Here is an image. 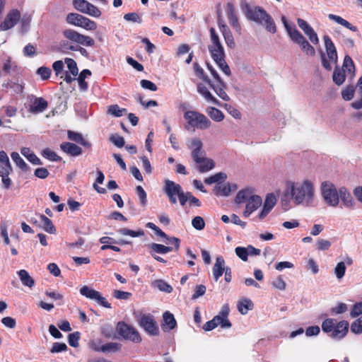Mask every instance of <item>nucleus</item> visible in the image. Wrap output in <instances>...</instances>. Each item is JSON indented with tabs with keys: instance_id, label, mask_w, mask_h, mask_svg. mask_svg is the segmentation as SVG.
I'll return each mask as SVG.
<instances>
[{
	"instance_id": "obj_1",
	"label": "nucleus",
	"mask_w": 362,
	"mask_h": 362,
	"mask_svg": "<svg viewBox=\"0 0 362 362\" xmlns=\"http://www.w3.org/2000/svg\"><path fill=\"white\" fill-rule=\"evenodd\" d=\"M62 35L67 40H62L59 43V49L63 53H69L70 51H75L76 46L73 43L86 47H93L95 45V41L92 37L82 35L71 28L63 30Z\"/></svg>"
},
{
	"instance_id": "obj_2",
	"label": "nucleus",
	"mask_w": 362,
	"mask_h": 362,
	"mask_svg": "<svg viewBox=\"0 0 362 362\" xmlns=\"http://www.w3.org/2000/svg\"><path fill=\"white\" fill-rule=\"evenodd\" d=\"M191 150V156L197 165V169L200 173H206L215 167V163L211 158L205 156L206 153L203 149V143L198 138H193L187 144Z\"/></svg>"
},
{
	"instance_id": "obj_3",
	"label": "nucleus",
	"mask_w": 362,
	"mask_h": 362,
	"mask_svg": "<svg viewBox=\"0 0 362 362\" xmlns=\"http://www.w3.org/2000/svg\"><path fill=\"white\" fill-rule=\"evenodd\" d=\"M286 189L297 205L310 202L314 195L313 185L308 180H304L302 183L288 181Z\"/></svg>"
},
{
	"instance_id": "obj_4",
	"label": "nucleus",
	"mask_w": 362,
	"mask_h": 362,
	"mask_svg": "<svg viewBox=\"0 0 362 362\" xmlns=\"http://www.w3.org/2000/svg\"><path fill=\"white\" fill-rule=\"evenodd\" d=\"M349 324L346 320L338 322L333 318H327L322 322V329L332 339L340 340L348 333Z\"/></svg>"
},
{
	"instance_id": "obj_5",
	"label": "nucleus",
	"mask_w": 362,
	"mask_h": 362,
	"mask_svg": "<svg viewBox=\"0 0 362 362\" xmlns=\"http://www.w3.org/2000/svg\"><path fill=\"white\" fill-rule=\"evenodd\" d=\"M246 16L247 19L264 26L267 31L272 33L276 32V26L273 18L264 8L259 6L247 8Z\"/></svg>"
},
{
	"instance_id": "obj_6",
	"label": "nucleus",
	"mask_w": 362,
	"mask_h": 362,
	"mask_svg": "<svg viewBox=\"0 0 362 362\" xmlns=\"http://www.w3.org/2000/svg\"><path fill=\"white\" fill-rule=\"evenodd\" d=\"M281 21L288 33L291 40L296 44L298 45L301 50L308 56L313 57L315 55V49L305 37L296 29L295 26H291L287 22L285 16L281 17Z\"/></svg>"
},
{
	"instance_id": "obj_7",
	"label": "nucleus",
	"mask_w": 362,
	"mask_h": 362,
	"mask_svg": "<svg viewBox=\"0 0 362 362\" xmlns=\"http://www.w3.org/2000/svg\"><path fill=\"white\" fill-rule=\"evenodd\" d=\"M184 118L188 125L199 129H206L210 127L211 121L202 113L194 111L187 110L184 113Z\"/></svg>"
},
{
	"instance_id": "obj_8",
	"label": "nucleus",
	"mask_w": 362,
	"mask_h": 362,
	"mask_svg": "<svg viewBox=\"0 0 362 362\" xmlns=\"http://www.w3.org/2000/svg\"><path fill=\"white\" fill-rule=\"evenodd\" d=\"M117 329L119 334L126 340H129L134 343H140L142 340L136 329L124 322H119L117 325Z\"/></svg>"
},
{
	"instance_id": "obj_9",
	"label": "nucleus",
	"mask_w": 362,
	"mask_h": 362,
	"mask_svg": "<svg viewBox=\"0 0 362 362\" xmlns=\"http://www.w3.org/2000/svg\"><path fill=\"white\" fill-rule=\"evenodd\" d=\"M322 197L326 203L332 206H337L339 204V192L334 185L329 182H324L321 187Z\"/></svg>"
},
{
	"instance_id": "obj_10",
	"label": "nucleus",
	"mask_w": 362,
	"mask_h": 362,
	"mask_svg": "<svg viewBox=\"0 0 362 362\" xmlns=\"http://www.w3.org/2000/svg\"><path fill=\"white\" fill-rule=\"evenodd\" d=\"M139 325L151 336L159 334V327L154 317L151 314L142 315L139 320Z\"/></svg>"
},
{
	"instance_id": "obj_11",
	"label": "nucleus",
	"mask_w": 362,
	"mask_h": 362,
	"mask_svg": "<svg viewBox=\"0 0 362 362\" xmlns=\"http://www.w3.org/2000/svg\"><path fill=\"white\" fill-rule=\"evenodd\" d=\"M209 32L211 43L209 45L208 49L211 54V58L225 54L224 48L215 29L214 28H211Z\"/></svg>"
},
{
	"instance_id": "obj_12",
	"label": "nucleus",
	"mask_w": 362,
	"mask_h": 362,
	"mask_svg": "<svg viewBox=\"0 0 362 362\" xmlns=\"http://www.w3.org/2000/svg\"><path fill=\"white\" fill-rule=\"evenodd\" d=\"M163 191L168 196L169 202L171 204H175L177 203L176 196H178V194L182 191V189L179 184L170 180H165Z\"/></svg>"
},
{
	"instance_id": "obj_13",
	"label": "nucleus",
	"mask_w": 362,
	"mask_h": 362,
	"mask_svg": "<svg viewBox=\"0 0 362 362\" xmlns=\"http://www.w3.org/2000/svg\"><path fill=\"white\" fill-rule=\"evenodd\" d=\"M21 17L18 10H13L6 17L5 20L0 25V30H7L13 27L19 21Z\"/></svg>"
},
{
	"instance_id": "obj_14",
	"label": "nucleus",
	"mask_w": 362,
	"mask_h": 362,
	"mask_svg": "<svg viewBox=\"0 0 362 362\" xmlns=\"http://www.w3.org/2000/svg\"><path fill=\"white\" fill-rule=\"evenodd\" d=\"M262 202V198L258 195L254 194L252 197H250V199L247 202L243 216L245 218L249 217L252 212L261 206Z\"/></svg>"
},
{
	"instance_id": "obj_15",
	"label": "nucleus",
	"mask_w": 362,
	"mask_h": 362,
	"mask_svg": "<svg viewBox=\"0 0 362 362\" xmlns=\"http://www.w3.org/2000/svg\"><path fill=\"white\" fill-rule=\"evenodd\" d=\"M226 13L230 25L236 32L240 33L241 30V27L239 23L238 18L235 13V11L233 4H227Z\"/></svg>"
},
{
	"instance_id": "obj_16",
	"label": "nucleus",
	"mask_w": 362,
	"mask_h": 362,
	"mask_svg": "<svg viewBox=\"0 0 362 362\" xmlns=\"http://www.w3.org/2000/svg\"><path fill=\"white\" fill-rule=\"evenodd\" d=\"M177 326V321L174 315L169 311H165L163 314V322L161 323V328L163 332H170L175 329Z\"/></svg>"
},
{
	"instance_id": "obj_17",
	"label": "nucleus",
	"mask_w": 362,
	"mask_h": 362,
	"mask_svg": "<svg viewBox=\"0 0 362 362\" xmlns=\"http://www.w3.org/2000/svg\"><path fill=\"white\" fill-rule=\"evenodd\" d=\"M48 106V103L43 98H35L30 105L29 111L32 113L44 112Z\"/></svg>"
},
{
	"instance_id": "obj_18",
	"label": "nucleus",
	"mask_w": 362,
	"mask_h": 362,
	"mask_svg": "<svg viewBox=\"0 0 362 362\" xmlns=\"http://www.w3.org/2000/svg\"><path fill=\"white\" fill-rule=\"evenodd\" d=\"M60 148L71 156H78L82 153V148L74 143L62 142L60 144Z\"/></svg>"
},
{
	"instance_id": "obj_19",
	"label": "nucleus",
	"mask_w": 362,
	"mask_h": 362,
	"mask_svg": "<svg viewBox=\"0 0 362 362\" xmlns=\"http://www.w3.org/2000/svg\"><path fill=\"white\" fill-rule=\"evenodd\" d=\"M226 267H225V260L222 256L216 258V262L213 267L212 272L214 279L217 281L223 275Z\"/></svg>"
},
{
	"instance_id": "obj_20",
	"label": "nucleus",
	"mask_w": 362,
	"mask_h": 362,
	"mask_svg": "<svg viewBox=\"0 0 362 362\" xmlns=\"http://www.w3.org/2000/svg\"><path fill=\"white\" fill-rule=\"evenodd\" d=\"M325 46L327 56L330 61H337V53L335 46L329 35H324Z\"/></svg>"
},
{
	"instance_id": "obj_21",
	"label": "nucleus",
	"mask_w": 362,
	"mask_h": 362,
	"mask_svg": "<svg viewBox=\"0 0 362 362\" xmlns=\"http://www.w3.org/2000/svg\"><path fill=\"white\" fill-rule=\"evenodd\" d=\"M67 136L69 140L75 141L87 148H91V144L89 141L84 139L81 133L75 132L71 130H68Z\"/></svg>"
},
{
	"instance_id": "obj_22",
	"label": "nucleus",
	"mask_w": 362,
	"mask_h": 362,
	"mask_svg": "<svg viewBox=\"0 0 362 362\" xmlns=\"http://www.w3.org/2000/svg\"><path fill=\"white\" fill-rule=\"evenodd\" d=\"M197 92L202 95L206 100L211 102L214 105H218V100L210 93L208 88L203 83H198L197 86Z\"/></svg>"
},
{
	"instance_id": "obj_23",
	"label": "nucleus",
	"mask_w": 362,
	"mask_h": 362,
	"mask_svg": "<svg viewBox=\"0 0 362 362\" xmlns=\"http://www.w3.org/2000/svg\"><path fill=\"white\" fill-rule=\"evenodd\" d=\"M19 69L20 67H18L17 63L12 61L11 57H8L3 64L2 70L5 74H18Z\"/></svg>"
},
{
	"instance_id": "obj_24",
	"label": "nucleus",
	"mask_w": 362,
	"mask_h": 362,
	"mask_svg": "<svg viewBox=\"0 0 362 362\" xmlns=\"http://www.w3.org/2000/svg\"><path fill=\"white\" fill-rule=\"evenodd\" d=\"M253 190L250 188H245L239 191L235 197V202L237 204H243L247 202L250 197H252Z\"/></svg>"
},
{
	"instance_id": "obj_25",
	"label": "nucleus",
	"mask_w": 362,
	"mask_h": 362,
	"mask_svg": "<svg viewBox=\"0 0 362 362\" xmlns=\"http://www.w3.org/2000/svg\"><path fill=\"white\" fill-rule=\"evenodd\" d=\"M328 18L330 20H332V21H335L336 23H337L338 24L351 30L352 32H357L358 30V28L356 26L351 25L349 21L344 19L342 17H341L339 16H337V15L330 13L328 15Z\"/></svg>"
},
{
	"instance_id": "obj_26",
	"label": "nucleus",
	"mask_w": 362,
	"mask_h": 362,
	"mask_svg": "<svg viewBox=\"0 0 362 362\" xmlns=\"http://www.w3.org/2000/svg\"><path fill=\"white\" fill-rule=\"evenodd\" d=\"M253 307L252 300L246 298L240 299L237 304V308L242 315H246L249 310L253 309Z\"/></svg>"
},
{
	"instance_id": "obj_27",
	"label": "nucleus",
	"mask_w": 362,
	"mask_h": 362,
	"mask_svg": "<svg viewBox=\"0 0 362 362\" xmlns=\"http://www.w3.org/2000/svg\"><path fill=\"white\" fill-rule=\"evenodd\" d=\"M229 314V308L228 305H224L219 313V315H216V317H219L221 319L220 320L223 325L222 328H229L231 327V322L228 320V316Z\"/></svg>"
},
{
	"instance_id": "obj_28",
	"label": "nucleus",
	"mask_w": 362,
	"mask_h": 362,
	"mask_svg": "<svg viewBox=\"0 0 362 362\" xmlns=\"http://www.w3.org/2000/svg\"><path fill=\"white\" fill-rule=\"evenodd\" d=\"M83 21V16L77 13H69L66 17V22L68 24L81 27Z\"/></svg>"
},
{
	"instance_id": "obj_29",
	"label": "nucleus",
	"mask_w": 362,
	"mask_h": 362,
	"mask_svg": "<svg viewBox=\"0 0 362 362\" xmlns=\"http://www.w3.org/2000/svg\"><path fill=\"white\" fill-rule=\"evenodd\" d=\"M344 203V206L350 207L353 206V198L351 194L347 191L345 187H341L339 190V198Z\"/></svg>"
},
{
	"instance_id": "obj_30",
	"label": "nucleus",
	"mask_w": 362,
	"mask_h": 362,
	"mask_svg": "<svg viewBox=\"0 0 362 362\" xmlns=\"http://www.w3.org/2000/svg\"><path fill=\"white\" fill-rule=\"evenodd\" d=\"M19 278L24 286L32 288L35 285L34 279L30 276L29 273L25 269H21L18 272Z\"/></svg>"
},
{
	"instance_id": "obj_31",
	"label": "nucleus",
	"mask_w": 362,
	"mask_h": 362,
	"mask_svg": "<svg viewBox=\"0 0 362 362\" xmlns=\"http://www.w3.org/2000/svg\"><path fill=\"white\" fill-rule=\"evenodd\" d=\"M225 57L226 54H223L217 56V58L216 57H214V58L212 59L226 75L230 76L231 74V71L225 60Z\"/></svg>"
},
{
	"instance_id": "obj_32",
	"label": "nucleus",
	"mask_w": 362,
	"mask_h": 362,
	"mask_svg": "<svg viewBox=\"0 0 362 362\" xmlns=\"http://www.w3.org/2000/svg\"><path fill=\"white\" fill-rule=\"evenodd\" d=\"M154 232L158 236L167 239L168 242H166V243L174 244L175 250L178 251V250L180 248V240L179 238H175V237H173V238L168 237V235L159 228H158Z\"/></svg>"
},
{
	"instance_id": "obj_33",
	"label": "nucleus",
	"mask_w": 362,
	"mask_h": 362,
	"mask_svg": "<svg viewBox=\"0 0 362 362\" xmlns=\"http://www.w3.org/2000/svg\"><path fill=\"white\" fill-rule=\"evenodd\" d=\"M341 69L344 70V72H347L351 76L355 74V65L349 55H346L344 59L343 65Z\"/></svg>"
},
{
	"instance_id": "obj_34",
	"label": "nucleus",
	"mask_w": 362,
	"mask_h": 362,
	"mask_svg": "<svg viewBox=\"0 0 362 362\" xmlns=\"http://www.w3.org/2000/svg\"><path fill=\"white\" fill-rule=\"evenodd\" d=\"M231 192L229 183L221 184L218 183L214 189V192L216 196H228Z\"/></svg>"
},
{
	"instance_id": "obj_35",
	"label": "nucleus",
	"mask_w": 362,
	"mask_h": 362,
	"mask_svg": "<svg viewBox=\"0 0 362 362\" xmlns=\"http://www.w3.org/2000/svg\"><path fill=\"white\" fill-rule=\"evenodd\" d=\"M21 152L23 156H24L33 164H42L40 159L30 150V148L26 147L22 148Z\"/></svg>"
},
{
	"instance_id": "obj_36",
	"label": "nucleus",
	"mask_w": 362,
	"mask_h": 362,
	"mask_svg": "<svg viewBox=\"0 0 362 362\" xmlns=\"http://www.w3.org/2000/svg\"><path fill=\"white\" fill-rule=\"evenodd\" d=\"M209 87L213 89L215 93L224 101H229L230 97L228 95V94L225 91L226 85L224 84V86H222L221 83H219V86L214 85L211 81H210V84H208Z\"/></svg>"
},
{
	"instance_id": "obj_37",
	"label": "nucleus",
	"mask_w": 362,
	"mask_h": 362,
	"mask_svg": "<svg viewBox=\"0 0 362 362\" xmlns=\"http://www.w3.org/2000/svg\"><path fill=\"white\" fill-rule=\"evenodd\" d=\"M332 79L336 85H341L346 79L344 70L337 66L333 71Z\"/></svg>"
},
{
	"instance_id": "obj_38",
	"label": "nucleus",
	"mask_w": 362,
	"mask_h": 362,
	"mask_svg": "<svg viewBox=\"0 0 362 362\" xmlns=\"http://www.w3.org/2000/svg\"><path fill=\"white\" fill-rule=\"evenodd\" d=\"M11 157L16 165L23 172H27L29 170V167L24 160L20 156L17 152H13L11 154Z\"/></svg>"
},
{
	"instance_id": "obj_39",
	"label": "nucleus",
	"mask_w": 362,
	"mask_h": 362,
	"mask_svg": "<svg viewBox=\"0 0 362 362\" xmlns=\"http://www.w3.org/2000/svg\"><path fill=\"white\" fill-rule=\"evenodd\" d=\"M40 219L43 225V229L51 234H54L56 232V228L52 221L45 215H40Z\"/></svg>"
},
{
	"instance_id": "obj_40",
	"label": "nucleus",
	"mask_w": 362,
	"mask_h": 362,
	"mask_svg": "<svg viewBox=\"0 0 362 362\" xmlns=\"http://www.w3.org/2000/svg\"><path fill=\"white\" fill-rule=\"evenodd\" d=\"M209 117L216 122H221L224 118L223 113L218 109L214 107H209L206 110Z\"/></svg>"
},
{
	"instance_id": "obj_41",
	"label": "nucleus",
	"mask_w": 362,
	"mask_h": 362,
	"mask_svg": "<svg viewBox=\"0 0 362 362\" xmlns=\"http://www.w3.org/2000/svg\"><path fill=\"white\" fill-rule=\"evenodd\" d=\"M122 344L117 342H109L103 344L100 348V351L107 352H117L122 349Z\"/></svg>"
},
{
	"instance_id": "obj_42",
	"label": "nucleus",
	"mask_w": 362,
	"mask_h": 362,
	"mask_svg": "<svg viewBox=\"0 0 362 362\" xmlns=\"http://www.w3.org/2000/svg\"><path fill=\"white\" fill-rule=\"evenodd\" d=\"M98 177L95 180V182L93 183L94 189L99 194H105L106 189L103 187H100L98 185V184H102L105 180V175L103 172L100 170H97Z\"/></svg>"
},
{
	"instance_id": "obj_43",
	"label": "nucleus",
	"mask_w": 362,
	"mask_h": 362,
	"mask_svg": "<svg viewBox=\"0 0 362 362\" xmlns=\"http://www.w3.org/2000/svg\"><path fill=\"white\" fill-rule=\"evenodd\" d=\"M223 30L222 35L224 37L226 45L230 48H234L235 46V43L234 38H233V36L230 30H229L228 26H223Z\"/></svg>"
},
{
	"instance_id": "obj_44",
	"label": "nucleus",
	"mask_w": 362,
	"mask_h": 362,
	"mask_svg": "<svg viewBox=\"0 0 362 362\" xmlns=\"http://www.w3.org/2000/svg\"><path fill=\"white\" fill-rule=\"evenodd\" d=\"M91 71L88 69H83L79 74L78 78V86L81 90H86L88 89V83L86 81V77L90 76Z\"/></svg>"
},
{
	"instance_id": "obj_45",
	"label": "nucleus",
	"mask_w": 362,
	"mask_h": 362,
	"mask_svg": "<svg viewBox=\"0 0 362 362\" xmlns=\"http://www.w3.org/2000/svg\"><path fill=\"white\" fill-rule=\"evenodd\" d=\"M193 67L195 75L207 84H210L211 79L205 74L204 69L197 62L193 64Z\"/></svg>"
},
{
	"instance_id": "obj_46",
	"label": "nucleus",
	"mask_w": 362,
	"mask_h": 362,
	"mask_svg": "<svg viewBox=\"0 0 362 362\" xmlns=\"http://www.w3.org/2000/svg\"><path fill=\"white\" fill-rule=\"evenodd\" d=\"M220 320H221V319L219 318V317L214 316L212 320L206 322L204 325L203 329L205 331H211L218 325L222 327L223 323Z\"/></svg>"
},
{
	"instance_id": "obj_47",
	"label": "nucleus",
	"mask_w": 362,
	"mask_h": 362,
	"mask_svg": "<svg viewBox=\"0 0 362 362\" xmlns=\"http://www.w3.org/2000/svg\"><path fill=\"white\" fill-rule=\"evenodd\" d=\"M151 247L154 252L159 254H166L175 250L173 247L165 246L158 243H152L151 245Z\"/></svg>"
},
{
	"instance_id": "obj_48",
	"label": "nucleus",
	"mask_w": 362,
	"mask_h": 362,
	"mask_svg": "<svg viewBox=\"0 0 362 362\" xmlns=\"http://www.w3.org/2000/svg\"><path fill=\"white\" fill-rule=\"evenodd\" d=\"M118 233L122 235H129L133 238L140 237L144 235L143 230L139 229V230H132L131 229L123 228L118 230Z\"/></svg>"
},
{
	"instance_id": "obj_49",
	"label": "nucleus",
	"mask_w": 362,
	"mask_h": 362,
	"mask_svg": "<svg viewBox=\"0 0 362 362\" xmlns=\"http://www.w3.org/2000/svg\"><path fill=\"white\" fill-rule=\"evenodd\" d=\"M227 177V175L224 173H218L215 175H213L209 177L205 178L204 182L207 185H211L215 182H218L221 180H225Z\"/></svg>"
},
{
	"instance_id": "obj_50",
	"label": "nucleus",
	"mask_w": 362,
	"mask_h": 362,
	"mask_svg": "<svg viewBox=\"0 0 362 362\" xmlns=\"http://www.w3.org/2000/svg\"><path fill=\"white\" fill-rule=\"evenodd\" d=\"M153 284L155 287L158 288L161 291H164L168 293L173 291V287L164 280H156L154 281Z\"/></svg>"
},
{
	"instance_id": "obj_51",
	"label": "nucleus",
	"mask_w": 362,
	"mask_h": 362,
	"mask_svg": "<svg viewBox=\"0 0 362 362\" xmlns=\"http://www.w3.org/2000/svg\"><path fill=\"white\" fill-rule=\"evenodd\" d=\"M98 291L90 288L87 286H83L80 289V293L82 296H86V298L92 300H94L95 296H98Z\"/></svg>"
},
{
	"instance_id": "obj_52",
	"label": "nucleus",
	"mask_w": 362,
	"mask_h": 362,
	"mask_svg": "<svg viewBox=\"0 0 362 362\" xmlns=\"http://www.w3.org/2000/svg\"><path fill=\"white\" fill-rule=\"evenodd\" d=\"M84 13L95 18H99L101 16L100 10L90 2L88 3V6Z\"/></svg>"
},
{
	"instance_id": "obj_53",
	"label": "nucleus",
	"mask_w": 362,
	"mask_h": 362,
	"mask_svg": "<svg viewBox=\"0 0 362 362\" xmlns=\"http://www.w3.org/2000/svg\"><path fill=\"white\" fill-rule=\"evenodd\" d=\"M81 28L86 30L93 31L97 28V23L83 16V21L82 22V25H81Z\"/></svg>"
},
{
	"instance_id": "obj_54",
	"label": "nucleus",
	"mask_w": 362,
	"mask_h": 362,
	"mask_svg": "<svg viewBox=\"0 0 362 362\" xmlns=\"http://www.w3.org/2000/svg\"><path fill=\"white\" fill-rule=\"evenodd\" d=\"M355 88L354 86H347L345 89L341 91L342 98L345 100H351L354 95Z\"/></svg>"
},
{
	"instance_id": "obj_55",
	"label": "nucleus",
	"mask_w": 362,
	"mask_h": 362,
	"mask_svg": "<svg viewBox=\"0 0 362 362\" xmlns=\"http://www.w3.org/2000/svg\"><path fill=\"white\" fill-rule=\"evenodd\" d=\"M65 62L67 65V67L70 71V74H72L74 76H76L78 73V69L77 67L76 62L71 58H66Z\"/></svg>"
},
{
	"instance_id": "obj_56",
	"label": "nucleus",
	"mask_w": 362,
	"mask_h": 362,
	"mask_svg": "<svg viewBox=\"0 0 362 362\" xmlns=\"http://www.w3.org/2000/svg\"><path fill=\"white\" fill-rule=\"evenodd\" d=\"M80 339V332H75L71 333L68 336V342L69 344L74 348H76L79 346L78 341Z\"/></svg>"
},
{
	"instance_id": "obj_57",
	"label": "nucleus",
	"mask_w": 362,
	"mask_h": 362,
	"mask_svg": "<svg viewBox=\"0 0 362 362\" xmlns=\"http://www.w3.org/2000/svg\"><path fill=\"white\" fill-rule=\"evenodd\" d=\"M346 265L344 262H339L334 268V274L338 279L344 277L346 272Z\"/></svg>"
},
{
	"instance_id": "obj_58",
	"label": "nucleus",
	"mask_w": 362,
	"mask_h": 362,
	"mask_svg": "<svg viewBox=\"0 0 362 362\" xmlns=\"http://www.w3.org/2000/svg\"><path fill=\"white\" fill-rule=\"evenodd\" d=\"M88 1L86 0H73L74 8L78 11L84 13L88 6Z\"/></svg>"
},
{
	"instance_id": "obj_59",
	"label": "nucleus",
	"mask_w": 362,
	"mask_h": 362,
	"mask_svg": "<svg viewBox=\"0 0 362 362\" xmlns=\"http://www.w3.org/2000/svg\"><path fill=\"white\" fill-rule=\"evenodd\" d=\"M42 156L52 161H59L62 159L55 152L48 148L43 150Z\"/></svg>"
},
{
	"instance_id": "obj_60",
	"label": "nucleus",
	"mask_w": 362,
	"mask_h": 362,
	"mask_svg": "<svg viewBox=\"0 0 362 362\" xmlns=\"http://www.w3.org/2000/svg\"><path fill=\"white\" fill-rule=\"evenodd\" d=\"M108 113L114 115L115 117H121L123 112H127L125 108H120L118 105H112L108 107Z\"/></svg>"
},
{
	"instance_id": "obj_61",
	"label": "nucleus",
	"mask_w": 362,
	"mask_h": 362,
	"mask_svg": "<svg viewBox=\"0 0 362 362\" xmlns=\"http://www.w3.org/2000/svg\"><path fill=\"white\" fill-rule=\"evenodd\" d=\"M110 141L118 148H122L125 144L124 139L118 134L111 135L110 137Z\"/></svg>"
},
{
	"instance_id": "obj_62",
	"label": "nucleus",
	"mask_w": 362,
	"mask_h": 362,
	"mask_svg": "<svg viewBox=\"0 0 362 362\" xmlns=\"http://www.w3.org/2000/svg\"><path fill=\"white\" fill-rule=\"evenodd\" d=\"M192 225L195 229L201 230L204 228L205 222L202 217L197 216L192 219Z\"/></svg>"
},
{
	"instance_id": "obj_63",
	"label": "nucleus",
	"mask_w": 362,
	"mask_h": 362,
	"mask_svg": "<svg viewBox=\"0 0 362 362\" xmlns=\"http://www.w3.org/2000/svg\"><path fill=\"white\" fill-rule=\"evenodd\" d=\"M236 255L241 259L243 261L246 262L248 258V250L247 247H237L235 249Z\"/></svg>"
},
{
	"instance_id": "obj_64",
	"label": "nucleus",
	"mask_w": 362,
	"mask_h": 362,
	"mask_svg": "<svg viewBox=\"0 0 362 362\" xmlns=\"http://www.w3.org/2000/svg\"><path fill=\"white\" fill-rule=\"evenodd\" d=\"M276 202V198L275 195L274 194L271 193V194H267V196L265 199V201H264V206L270 209H272L273 207L275 206Z\"/></svg>"
}]
</instances>
